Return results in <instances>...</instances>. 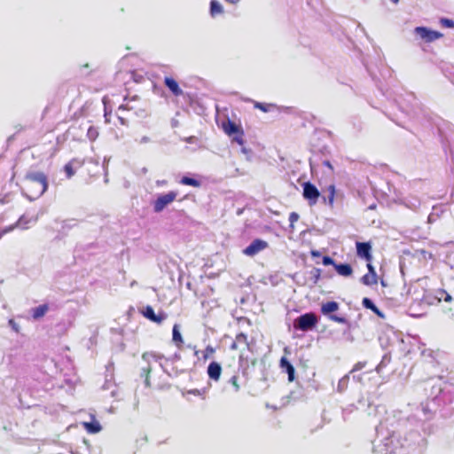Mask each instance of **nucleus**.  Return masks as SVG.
<instances>
[{"instance_id":"473e14b6","label":"nucleus","mask_w":454,"mask_h":454,"mask_svg":"<svg viewBox=\"0 0 454 454\" xmlns=\"http://www.w3.org/2000/svg\"><path fill=\"white\" fill-rule=\"evenodd\" d=\"M235 341L238 344H244V345H246L247 347V348H249V343L247 341V336L245 333H239L236 336Z\"/></svg>"},{"instance_id":"0eeeda50","label":"nucleus","mask_w":454,"mask_h":454,"mask_svg":"<svg viewBox=\"0 0 454 454\" xmlns=\"http://www.w3.org/2000/svg\"><path fill=\"white\" fill-rule=\"evenodd\" d=\"M176 196L177 192L174 191L160 194L153 203L154 213H160L163 211L166 207L176 200Z\"/></svg>"},{"instance_id":"c85d7f7f","label":"nucleus","mask_w":454,"mask_h":454,"mask_svg":"<svg viewBox=\"0 0 454 454\" xmlns=\"http://www.w3.org/2000/svg\"><path fill=\"white\" fill-rule=\"evenodd\" d=\"M98 129L94 126H90L87 129V137L90 141H95L98 137Z\"/></svg>"},{"instance_id":"338daca9","label":"nucleus","mask_w":454,"mask_h":454,"mask_svg":"<svg viewBox=\"0 0 454 454\" xmlns=\"http://www.w3.org/2000/svg\"><path fill=\"white\" fill-rule=\"evenodd\" d=\"M225 1L228 2V3H231V4H237L240 0H225Z\"/></svg>"},{"instance_id":"de8ad7c7","label":"nucleus","mask_w":454,"mask_h":454,"mask_svg":"<svg viewBox=\"0 0 454 454\" xmlns=\"http://www.w3.org/2000/svg\"><path fill=\"white\" fill-rule=\"evenodd\" d=\"M135 141L137 142L138 144L142 145V144L149 143L151 141V138L147 136H143L140 138H136Z\"/></svg>"},{"instance_id":"393cba45","label":"nucleus","mask_w":454,"mask_h":454,"mask_svg":"<svg viewBox=\"0 0 454 454\" xmlns=\"http://www.w3.org/2000/svg\"><path fill=\"white\" fill-rule=\"evenodd\" d=\"M429 356L432 357V359L438 364H442L446 357L444 352L440 351L439 349L436 351H431Z\"/></svg>"},{"instance_id":"9d476101","label":"nucleus","mask_w":454,"mask_h":454,"mask_svg":"<svg viewBox=\"0 0 454 454\" xmlns=\"http://www.w3.org/2000/svg\"><path fill=\"white\" fill-rule=\"evenodd\" d=\"M356 254L357 256L364 259L367 262L372 260V246L369 242H356Z\"/></svg>"},{"instance_id":"f704fd0d","label":"nucleus","mask_w":454,"mask_h":454,"mask_svg":"<svg viewBox=\"0 0 454 454\" xmlns=\"http://www.w3.org/2000/svg\"><path fill=\"white\" fill-rule=\"evenodd\" d=\"M112 386L114 387V389H112V390H111V393H110V394H111V396H112V397H115V396H116V394H117V388H116V386H115V385H114V384H112V382H111L110 380H106V382H105V384L103 385L102 388H103L104 390H106V389H110Z\"/></svg>"},{"instance_id":"dca6fc26","label":"nucleus","mask_w":454,"mask_h":454,"mask_svg":"<svg viewBox=\"0 0 454 454\" xmlns=\"http://www.w3.org/2000/svg\"><path fill=\"white\" fill-rule=\"evenodd\" d=\"M223 129L224 132L230 137L235 135L236 133H239V131L242 129L240 126L237 125L234 121H231V120H227V121L223 123Z\"/></svg>"},{"instance_id":"412c9836","label":"nucleus","mask_w":454,"mask_h":454,"mask_svg":"<svg viewBox=\"0 0 454 454\" xmlns=\"http://www.w3.org/2000/svg\"><path fill=\"white\" fill-rule=\"evenodd\" d=\"M172 340L178 348H180L184 344L183 337L180 333V326L177 324H175L173 326Z\"/></svg>"},{"instance_id":"09e8293b","label":"nucleus","mask_w":454,"mask_h":454,"mask_svg":"<svg viewBox=\"0 0 454 454\" xmlns=\"http://www.w3.org/2000/svg\"><path fill=\"white\" fill-rule=\"evenodd\" d=\"M13 229H14V226H8L4 229H1L0 230V239L2 238L3 235L12 231Z\"/></svg>"},{"instance_id":"f8f14e48","label":"nucleus","mask_w":454,"mask_h":454,"mask_svg":"<svg viewBox=\"0 0 454 454\" xmlns=\"http://www.w3.org/2000/svg\"><path fill=\"white\" fill-rule=\"evenodd\" d=\"M50 309V305L43 303L37 307L32 308L29 310V314L34 320H39L43 317Z\"/></svg>"},{"instance_id":"bb28decb","label":"nucleus","mask_w":454,"mask_h":454,"mask_svg":"<svg viewBox=\"0 0 454 454\" xmlns=\"http://www.w3.org/2000/svg\"><path fill=\"white\" fill-rule=\"evenodd\" d=\"M348 381H349V375L347 374V375L343 376L338 382L337 391L340 393L344 392L348 387Z\"/></svg>"},{"instance_id":"a211bd4d","label":"nucleus","mask_w":454,"mask_h":454,"mask_svg":"<svg viewBox=\"0 0 454 454\" xmlns=\"http://www.w3.org/2000/svg\"><path fill=\"white\" fill-rule=\"evenodd\" d=\"M334 269L340 276L349 277L353 273V269L348 263H336Z\"/></svg>"},{"instance_id":"cd10ccee","label":"nucleus","mask_w":454,"mask_h":454,"mask_svg":"<svg viewBox=\"0 0 454 454\" xmlns=\"http://www.w3.org/2000/svg\"><path fill=\"white\" fill-rule=\"evenodd\" d=\"M361 282L365 286H372L377 284V277L371 274H365L361 278Z\"/></svg>"},{"instance_id":"c9c22d12","label":"nucleus","mask_w":454,"mask_h":454,"mask_svg":"<svg viewBox=\"0 0 454 454\" xmlns=\"http://www.w3.org/2000/svg\"><path fill=\"white\" fill-rule=\"evenodd\" d=\"M442 35L439 32L427 29V42H432L435 39H438Z\"/></svg>"},{"instance_id":"4be33fe9","label":"nucleus","mask_w":454,"mask_h":454,"mask_svg":"<svg viewBox=\"0 0 454 454\" xmlns=\"http://www.w3.org/2000/svg\"><path fill=\"white\" fill-rule=\"evenodd\" d=\"M84 428L87 430V432L90 434H97L101 431L102 427L97 420H92L90 422H84L83 423Z\"/></svg>"},{"instance_id":"5fc2aeb1","label":"nucleus","mask_w":454,"mask_h":454,"mask_svg":"<svg viewBox=\"0 0 454 454\" xmlns=\"http://www.w3.org/2000/svg\"><path fill=\"white\" fill-rule=\"evenodd\" d=\"M189 394L191 395H201V391L200 389H191L188 391Z\"/></svg>"},{"instance_id":"ea45409f","label":"nucleus","mask_w":454,"mask_h":454,"mask_svg":"<svg viewBox=\"0 0 454 454\" xmlns=\"http://www.w3.org/2000/svg\"><path fill=\"white\" fill-rule=\"evenodd\" d=\"M329 318L334 322L341 323V324H348V321L344 317H340L337 315H330Z\"/></svg>"},{"instance_id":"8fccbe9b","label":"nucleus","mask_w":454,"mask_h":454,"mask_svg":"<svg viewBox=\"0 0 454 454\" xmlns=\"http://www.w3.org/2000/svg\"><path fill=\"white\" fill-rule=\"evenodd\" d=\"M367 268H368V273H367V274H371V275H373V276L377 277V274H376L375 269H374V267L370 263V262H368V264H367Z\"/></svg>"},{"instance_id":"1a4fd4ad","label":"nucleus","mask_w":454,"mask_h":454,"mask_svg":"<svg viewBox=\"0 0 454 454\" xmlns=\"http://www.w3.org/2000/svg\"><path fill=\"white\" fill-rule=\"evenodd\" d=\"M142 314L145 317L151 320L152 322L160 324L167 318V314L164 312H160L158 315L154 313L153 307L147 305L142 310Z\"/></svg>"},{"instance_id":"c03bdc74","label":"nucleus","mask_w":454,"mask_h":454,"mask_svg":"<svg viewBox=\"0 0 454 454\" xmlns=\"http://www.w3.org/2000/svg\"><path fill=\"white\" fill-rule=\"evenodd\" d=\"M9 325L11 326V328L16 332V333H19L20 332V325L17 322H15L14 319H10L9 322H8Z\"/></svg>"},{"instance_id":"a878e982","label":"nucleus","mask_w":454,"mask_h":454,"mask_svg":"<svg viewBox=\"0 0 454 454\" xmlns=\"http://www.w3.org/2000/svg\"><path fill=\"white\" fill-rule=\"evenodd\" d=\"M417 306H421L420 302H413L409 308V315L413 317H420L424 315L423 311H419Z\"/></svg>"},{"instance_id":"a19ab883","label":"nucleus","mask_w":454,"mask_h":454,"mask_svg":"<svg viewBox=\"0 0 454 454\" xmlns=\"http://www.w3.org/2000/svg\"><path fill=\"white\" fill-rule=\"evenodd\" d=\"M322 263L325 266L333 265L334 267V264H336L335 261L330 257L329 255H325L322 258Z\"/></svg>"},{"instance_id":"864d4df0","label":"nucleus","mask_w":454,"mask_h":454,"mask_svg":"<svg viewBox=\"0 0 454 454\" xmlns=\"http://www.w3.org/2000/svg\"><path fill=\"white\" fill-rule=\"evenodd\" d=\"M241 146V153H244L245 155H249L252 153L251 149H248L243 145Z\"/></svg>"},{"instance_id":"774afa93","label":"nucleus","mask_w":454,"mask_h":454,"mask_svg":"<svg viewBox=\"0 0 454 454\" xmlns=\"http://www.w3.org/2000/svg\"><path fill=\"white\" fill-rule=\"evenodd\" d=\"M451 300V296L450 294H446V297H445V301H450Z\"/></svg>"},{"instance_id":"9b49d317","label":"nucleus","mask_w":454,"mask_h":454,"mask_svg":"<svg viewBox=\"0 0 454 454\" xmlns=\"http://www.w3.org/2000/svg\"><path fill=\"white\" fill-rule=\"evenodd\" d=\"M207 376L214 381H218L222 373V366L218 362H211L207 369Z\"/></svg>"},{"instance_id":"6ab92c4d","label":"nucleus","mask_w":454,"mask_h":454,"mask_svg":"<svg viewBox=\"0 0 454 454\" xmlns=\"http://www.w3.org/2000/svg\"><path fill=\"white\" fill-rule=\"evenodd\" d=\"M338 309H339V303L334 301H327L325 303H323L321 306V312L325 316H328V317L331 315V313L335 312Z\"/></svg>"},{"instance_id":"4d7b16f0","label":"nucleus","mask_w":454,"mask_h":454,"mask_svg":"<svg viewBox=\"0 0 454 454\" xmlns=\"http://www.w3.org/2000/svg\"><path fill=\"white\" fill-rule=\"evenodd\" d=\"M353 380L357 381V382L362 383V375L361 374H359V375H353Z\"/></svg>"},{"instance_id":"0e129e2a","label":"nucleus","mask_w":454,"mask_h":454,"mask_svg":"<svg viewBox=\"0 0 454 454\" xmlns=\"http://www.w3.org/2000/svg\"><path fill=\"white\" fill-rule=\"evenodd\" d=\"M311 254H312V256L317 257V256H319L320 253L318 251H312Z\"/></svg>"},{"instance_id":"49530a36","label":"nucleus","mask_w":454,"mask_h":454,"mask_svg":"<svg viewBox=\"0 0 454 454\" xmlns=\"http://www.w3.org/2000/svg\"><path fill=\"white\" fill-rule=\"evenodd\" d=\"M406 205H407V207H411V209H416L417 207H419L420 201L417 199H414V201L407 202Z\"/></svg>"},{"instance_id":"a18cd8bd","label":"nucleus","mask_w":454,"mask_h":454,"mask_svg":"<svg viewBox=\"0 0 454 454\" xmlns=\"http://www.w3.org/2000/svg\"><path fill=\"white\" fill-rule=\"evenodd\" d=\"M365 366V362H358L356 363L353 369L350 371V373L362 370Z\"/></svg>"},{"instance_id":"4c0bfd02","label":"nucleus","mask_w":454,"mask_h":454,"mask_svg":"<svg viewBox=\"0 0 454 454\" xmlns=\"http://www.w3.org/2000/svg\"><path fill=\"white\" fill-rule=\"evenodd\" d=\"M228 383H230L233 388H234V391L235 392H239V389H240V387L238 383V376L237 375H233L230 378V380H228Z\"/></svg>"},{"instance_id":"4468645a","label":"nucleus","mask_w":454,"mask_h":454,"mask_svg":"<svg viewBox=\"0 0 454 454\" xmlns=\"http://www.w3.org/2000/svg\"><path fill=\"white\" fill-rule=\"evenodd\" d=\"M82 164H83V161L77 160V159H73L68 163H67L64 167V170L67 174V177L71 178L75 174V170L78 168L82 167Z\"/></svg>"},{"instance_id":"f257e3e1","label":"nucleus","mask_w":454,"mask_h":454,"mask_svg":"<svg viewBox=\"0 0 454 454\" xmlns=\"http://www.w3.org/2000/svg\"><path fill=\"white\" fill-rule=\"evenodd\" d=\"M394 417L387 416L376 427V438L372 442V451L377 454H423L425 448V423L417 415H411L398 424L407 432L403 442L396 436Z\"/></svg>"},{"instance_id":"b1692460","label":"nucleus","mask_w":454,"mask_h":454,"mask_svg":"<svg viewBox=\"0 0 454 454\" xmlns=\"http://www.w3.org/2000/svg\"><path fill=\"white\" fill-rule=\"evenodd\" d=\"M180 183L184 185H190L192 187H200L201 184L200 181L188 176H183Z\"/></svg>"},{"instance_id":"423d86ee","label":"nucleus","mask_w":454,"mask_h":454,"mask_svg":"<svg viewBox=\"0 0 454 454\" xmlns=\"http://www.w3.org/2000/svg\"><path fill=\"white\" fill-rule=\"evenodd\" d=\"M317 323V317L312 312H308L299 316L294 320V328L302 332H309L313 330Z\"/></svg>"},{"instance_id":"bf43d9fd","label":"nucleus","mask_w":454,"mask_h":454,"mask_svg":"<svg viewBox=\"0 0 454 454\" xmlns=\"http://www.w3.org/2000/svg\"><path fill=\"white\" fill-rule=\"evenodd\" d=\"M13 380L12 377L9 376V377H6L5 380H4V383H12Z\"/></svg>"},{"instance_id":"79ce46f5","label":"nucleus","mask_w":454,"mask_h":454,"mask_svg":"<svg viewBox=\"0 0 454 454\" xmlns=\"http://www.w3.org/2000/svg\"><path fill=\"white\" fill-rule=\"evenodd\" d=\"M299 219V215L296 212H292L289 215V222H290V227L294 228V223L297 222Z\"/></svg>"},{"instance_id":"c756f323","label":"nucleus","mask_w":454,"mask_h":454,"mask_svg":"<svg viewBox=\"0 0 454 454\" xmlns=\"http://www.w3.org/2000/svg\"><path fill=\"white\" fill-rule=\"evenodd\" d=\"M254 107L262 110L264 113H267L270 112L272 108H274L275 105L256 102L254 104Z\"/></svg>"},{"instance_id":"7c9ffc66","label":"nucleus","mask_w":454,"mask_h":454,"mask_svg":"<svg viewBox=\"0 0 454 454\" xmlns=\"http://www.w3.org/2000/svg\"><path fill=\"white\" fill-rule=\"evenodd\" d=\"M309 275H310V278L312 279L313 283L317 284L321 277V270L318 268H313L310 270Z\"/></svg>"},{"instance_id":"72a5a7b5","label":"nucleus","mask_w":454,"mask_h":454,"mask_svg":"<svg viewBox=\"0 0 454 454\" xmlns=\"http://www.w3.org/2000/svg\"><path fill=\"white\" fill-rule=\"evenodd\" d=\"M356 407L354 404H349L347 407L342 409V417L344 420H347L348 416L351 414Z\"/></svg>"},{"instance_id":"6e6552de","label":"nucleus","mask_w":454,"mask_h":454,"mask_svg":"<svg viewBox=\"0 0 454 454\" xmlns=\"http://www.w3.org/2000/svg\"><path fill=\"white\" fill-rule=\"evenodd\" d=\"M268 247V243L261 239H254L244 250L243 254L247 256H254Z\"/></svg>"},{"instance_id":"5701e85b","label":"nucleus","mask_w":454,"mask_h":454,"mask_svg":"<svg viewBox=\"0 0 454 454\" xmlns=\"http://www.w3.org/2000/svg\"><path fill=\"white\" fill-rule=\"evenodd\" d=\"M209 12H210L211 17L215 18L217 15L222 14L223 12V8L218 1L212 0L210 2V11Z\"/></svg>"},{"instance_id":"052dcab7","label":"nucleus","mask_w":454,"mask_h":454,"mask_svg":"<svg viewBox=\"0 0 454 454\" xmlns=\"http://www.w3.org/2000/svg\"><path fill=\"white\" fill-rule=\"evenodd\" d=\"M324 165L327 166L329 168L333 169V166L331 165L329 160H324Z\"/></svg>"},{"instance_id":"680f3d73","label":"nucleus","mask_w":454,"mask_h":454,"mask_svg":"<svg viewBox=\"0 0 454 454\" xmlns=\"http://www.w3.org/2000/svg\"><path fill=\"white\" fill-rule=\"evenodd\" d=\"M238 343L234 340L233 343L231 345V349H237L238 348Z\"/></svg>"},{"instance_id":"e2e57ef3","label":"nucleus","mask_w":454,"mask_h":454,"mask_svg":"<svg viewBox=\"0 0 454 454\" xmlns=\"http://www.w3.org/2000/svg\"><path fill=\"white\" fill-rule=\"evenodd\" d=\"M419 412L422 413L423 416L426 415V407L422 406L419 410Z\"/></svg>"},{"instance_id":"f3484780","label":"nucleus","mask_w":454,"mask_h":454,"mask_svg":"<svg viewBox=\"0 0 454 454\" xmlns=\"http://www.w3.org/2000/svg\"><path fill=\"white\" fill-rule=\"evenodd\" d=\"M362 304L365 309H371L379 317L384 318L385 315L384 313L378 309V307L374 304L372 299L370 298H364L362 301Z\"/></svg>"},{"instance_id":"f03ea898","label":"nucleus","mask_w":454,"mask_h":454,"mask_svg":"<svg viewBox=\"0 0 454 454\" xmlns=\"http://www.w3.org/2000/svg\"><path fill=\"white\" fill-rule=\"evenodd\" d=\"M302 196L308 201V204L312 207L316 205L320 200L324 204L333 207L335 195V186L330 184L327 187V194H322L315 184L309 181L302 184Z\"/></svg>"},{"instance_id":"e433bc0d","label":"nucleus","mask_w":454,"mask_h":454,"mask_svg":"<svg viewBox=\"0 0 454 454\" xmlns=\"http://www.w3.org/2000/svg\"><path fill=\"white\" fill-rule=\"evenodd\" d=\"M414 34L422 40L426 39V27H417L414 29Z\"/></svg>"},{"instance_id":"3c124183","label":"nucleus","mask_w":454,"mask_h":454,"mask_svg":"<svg viewBox=\"0 0 454 454\" xmlns=\"http://www.w3.org/2000/svg\"><path fill=\"white\" fill-rule=\"evenodd\" d=\"M133 109V106H130L129 103L122 104L119 106V110H131Z\"/></svg>"},{"instance_id":"69168bd1","label":"nucleus","mask_w":454,"mask_h":454,"mask_svg":"<svg viewBox=\"0 0 454 454\" xmlns=\"http://www.w3.org/2000/svg\"><path fill=\"white\" fill-rule=\"evenodd\" d=\"M119 120H120V121H121V123L122 125H125V124H126V120H125L124 118H122V117H119Z\"/></svg>"},{"instance_id":"2f4dec72","label":"nucleus","mask_w":454,"mask_h":454,"mask_svg":"<svg viewBox=\"0 0 454 454\" xmlns=\"http://www.w3.org/2000/svg\"><path fill=\"white\" fill-rule=\"evenodd\" d=\"M243 137H244V131H243V129H241L239 131V133H236L235 135L231 136L232 142H236L239 145H244Z\"/></svg>"},{"instance_id":"39448f33","label":"nucleus","mask_w":454,"mask_h":454,"mask_svg":"<svg viewBox=\"0 0 454 454\" xmlns=\"http://www.w3.org/2000/svg\"><path fill=\"white\" fill-rule=\"evenodd\" d=\"M164 356L160 354H156L153 352H145L142 356V360L146 364L145 366L141 368L140 376L145 377V385L146 387H151L150 382V372L153 369V363H159L160 366L162 368V370L167 372L164 364L161 363V359H163Z\"/></svg>"},{"instance_id":"603ef678","label":"nucleus","mask_w":454,"mask_h":454,"mask_svg":"<svg viewBox=\"0 0 454 454\" xmlns=\"http://www.w3.org/2000/svg\"><path fill=\"white\" fill-rule=\"evenodd\" d=\"M180 358H181L180 355L176 353L171 357L168 358L167 360H169L171 362H175V361L179 360Z\"/></svg>"},{"instance_id":"58836bf2","label":"nucleus","mask_w":454,"mask_h":454,"mask_svg":"<svg viewBox=\"0 0 454 454\" xmlns=\"http://www.w3.org/2000/svg\"><path fill=\"white\" fill-rule=\"evenodd\" d=\"M215 348L212 346L208 345L203 352V358L207 360L215 353Z\"/></svg>"},{"instance_id":"2eb2a0df","label":"nucleus","mask_w":454,"mask_h":454,"mask_svg":"<svg viewBox=\"0 0 454 454\" xmlns=\"http://www.w3.org/2000/svg\"><path fill=\"white\" fill-rule=\"evenodd\" d=\"M281 368L287 373L288 380L293 381L294 380L295 370L293 364L286 357H282L280 360Z\"/></svg>"},{"instance_id":"aec40b11","label":"nucleus","mask_w":454,"mask_h":454,"mask_svg":"<svg viewBox=\"0 0 454 454\" xmlns=\"http://www.w3.org/2000/svg\"><path fill=\"white\" fill-rule=\"evenodd\" d=\"M37 218L35 217H28L26 215H21L19 220L16 222L15 224H12V226H14V228H20V229H27L28 224L30 223H35Z\"/></svg>"},{"instance_id":"ddd939ff","label":"nucleus","mask_w":454,"mask_h":454,"mask_svg":"<svg viewBox=\"0 0 454 454\" xmlns=\"http://www.w3.org/2000/svg\"><path fill=\"white\" fill-rule=\"evenodd\" d=\"M164 84L174 96L178 97L183 95V90L179 87L177 82L174 78L165 77Z\"/></svg>"},{"instance_id":"20e7f679","label":"nucleus","mask_w":454,"mask_h":454,"mask_svg":"<svg viewBox=\"0 0 454 454\" xmlns=\"http://www.w3.org/2000/svg\"><path fill=\"white\" fill-rule=\"evenodd\" d=\"M394 103L400 111L408 116L417 115L418 102L416 96L412 92H405L394 98Z\"/></svg>"},{"instance_id":"13d9d810","label":"nucleus","mask_w":454,"mask_h":454,"mask_svg":"<svg viewBox=\"0 0 454 454\" xmlns=\"http://www.w3.org/2000/svg\"><path fill=\"white\" fill-rule=\"evenodd\" d=\"M386 358H387V356H385L383 357V359H382V361L380 362V364L376 367V371H377L378 372H380V368L384 365V364H383V363H384V360H385Z\"/></svg>"},{"instance_id":"7ed1b4c3","label":"nucleus","mask_w":454,"mask_h":454,"mask_svg":"<svg viewBox=\"0 0 454 454\" xmlns=\"http://www.w3.org/2000/svg\"><path fill=\"white\" fill-rule=\"evenodd\" d=\"M26 189L31 192L26 196L34 200L41 197L48 189V177L41 171H29L25 176Z\"/></svg>"},{"instance_id":"6e6d98bb","label":"nucleus","mask_w":454,"mask_h":454,"mask_svg":"<svg viewBox=\"0 0 454 454\" xmlns=\"http://www.w3.org/2000/svg\"><path fill=\"white\" fill-rule=\"evenodd\" d=\"M136 114L138 116V117H145L146 115L145 110H138L137 112H136Z\"/></svg>"},{"instance_id":"37998d69","label":"nucleus","mask_w":454,"mask_h":454,"mask_svg":"<svg viewBox=\"0 0 454 454\" xmlns=\"http://www.w3.org/2000/svg\"><path fill=\"white\" fill-rule=\"evenodd\" d=\"M441 23H442V25H443L446 27H450V28L454 27V21L452 20L443 18L441 20Z\"/></svg>"}]
</instances>
